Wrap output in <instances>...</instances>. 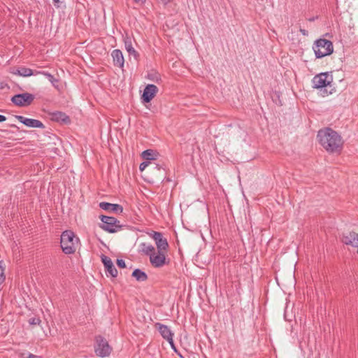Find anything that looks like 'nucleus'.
I'll list each match as a JSON object with an SVG mask.
<instances>
[{
  "mask_svg": "<svg viewBox=\"0 0 358 358\" xmlns=\"http://www.w3.org/2000/svg\"><path fill=\"white\" fill-rule=\"evenodd\" d=\"M317 138L321 145L329 152H339L343 148L342 137L331 128L320 129Z\"/></svg>",
  "mask_w": 358,
  "mask_h": 358,
  "instance_id": "nucleus-1",
  "label": "nucleus"
},
{
  "mask_svg": "<svg viewBox=\"0 0 358 358\" xmlns=\"http://www.w3.org/2000/svg\"><path fill=\"white\" fill-rule=\"evenodd\" d=\"M79 239L76 237L72 231L66 230L62 232L60 238V245L62 251L66 255L73 254L76 250V245Z\"/></svg>",
  "mask_w": 358,
  "mask_h": 358,
  "instance_id": "nucleus-2",
  "label": "nucleus"
},
{
  "mask_svg": "<svg viewBox=\"0 0 358 358\" xmlns=\"http://www.w3.org/2000/svg\"><path fill=\"white\" fill-rule=\"evenodd\" d=\"M313 49L316 58H322L333 53L334 45L331 41L320 38L314 42Z\"/></svg>",
  "mask_w": 358,
  "mask_h": 358,
  "instance_id": "nucleus-3",
  "label": "nucleus"
},
{
  "mask_svg": "<svg viewBox=\"0 0 358 358\" xmlns=\"http://www.w3.org/2000/svg\"><path fill=\"white\" fill-rule=\"evenodd\" d=\"M100 219L103 222L100 227L109 233H115L122 228L120 221L114 217L101 215Z\"/></svg>",
  "mask_w": 358,
  "mask_h": 358,
  "instance_id": "nucleus-4",
  "label": "nucleus"
},
{
  "mask_svg": "<svg viewBox=\"0 0 358 358\" xmlns=\"http://www.w3.org/2000/svg\"><path fill=\"white\" fill-rule=\"evenodd\" d=\"M96 345L94 347L95 353L98 357H106L110 355L112 348L108 341L102 336L96 337Z\"/></svg>",
  "mask_w": 358,
  "mask_h": 358,
  "instance_id": "nucleus-5",
  "label": "nucleus"
},
{
  "mask_svg": "<svg viewBox=\"0 0 358 358\" xmlns=\"http://www.w3.org/2000/svg\"><path fill=\"white\" fill-rule=\"evenodd\" d=\"M332 81V76L329 74V73H320L313 77L312 80L313 87L322 89L330 86Z\"/></svg>",
  "mask_w": 358,
  "mask_h": 358,
  "instance_id": "nucleus-6",
  "label": "nucleus"
},
{
  "mask_svg": "<svg viewBox=\"0 0 358 358\" xmlns=\"http://www.w3.org/2000/svg\"><path fill=\"white\" fill-rule=\"evenodd\" d=\"M34 98V94L26 92L14 95L11 98V101L17 106L25 107L31 105Z\"/></svg>",
  "mask_w": 358,
  "mask_h": 358,
  "instance_id": "nucleus-7",
  "label": "nucleus"
},
{
  "mask_svg": "<svg viewBox=\"0 0 358 358\" xmlns=\"http://www.w3.org/2000/svg\"><path fill=\"white\" fill-rule=\"evenodd\" d=\"M167 252L155 251L150 255V262L155 268H162L164 265L169 264V260L166 258Z\"/></svg>",
  "mask_w": 358,
  "mask_h": 358,
  "instance_id": "nucleus-8",
  "label": "nucleus"
},
{
  "mask_svg": "<svg viewBox=\"0 0 358 358\" xmlns=\"http://www.w3.org/2000/svg\"><path fill=\"white\" fill-rule=\"evenodd\" d=\"M150 236L155 241L157 251L167 252L169 243L166 238L163 237L162 233L152 231Z\"/></svg>",
  "mask_w": 358,
  "mask_h": 358,
  "instance_id": "nucleus-9",
  "label": "nucleus"
},
{
  "mask_svg": "<svg viewBox=\"0 0 358 358\" xmlns=\"http://www.w3.org/2000/svg\"><path fill=\"white\" fill-rule=\"evenodd\" d=\"M101 262L104 265L107 275H110L113 278L117 277V270L115 267L110 258L103 255L101 256Z\"/></svg>",
  "mask_w": 358,
  "mask_h": 358,
  "instance_id": "nucleus-10",
  "label": "nucleus"
},
{
  "mask_svg": "<svg viewBox=\"0 0 358 358\" xmlns=\"http://www.w3.org/2000/svg\"><path fill=\"white\" fill-rule=\"evenodd\" d=\"M158 92V88L156 85L150 84L148 85L144 90L142 95V99L145 103H149L156 95Z\"/></svg>",
  "mask_w": 358,
  "mask_h": 358,
  "instance_id": "nucleus-11",
  "label": "nucleus"
},
{
  "mask_svg": "<svg viewBox=\"0 0 358 358\" xmlns=\"http://www.w3.org/2000/svg\"><path fill=\"white\" fill-rule=\"evenodd\" d=\"M342 242L345 245H350L352 247H358V234L355 231H349L343 234L341 237Z\"/></svg>",
  "mask_w": 358,
  "mask_h": 358,
  "instance_id": "nucleus-12",
  "label": "nucleus"
},
{
  "mask_svg": "<svg viewBox=\"0 0 358 358\" xmlns=\"http://www.w3.org/2000/svg\"><path fill=\"white\" fill-rule=\"evenodd\" d=\"M15 117L24 125L32 128H44V124L38 120L27 118L21 115H15Z\"/></svg>",
  "mask_w": 358,
  "mask_h": 358,
  "instance_id": "nucleus-13",
  "label": "nucleus"
},
{
  "mask_svg": "<svg viewBox=\"0 0 358 358\" xmlns=\"http://www.w3.org/2000/svg\"><path fill=\"white\" fill-rule=\"evenodd\" d=\"M99 207L108 212H114L117 213H122L123 208L121 205L110 203L108 202H101L99 204Z\"/></svg>",
  "mask_w": 358,
  "mask_h": 358,
  "instance_id": "nucleus-14",
  "label": "nucleus"
},
{
  "mask_svg": "<svg viewBox=\"0 0 358 358\" xmlns=\"http://www.w3.org/2000/svg\"><path fill=\"white\" fill-rule=\"evenodd\" d=\"M111 56L113 57L114 65L122 69L124 64V59L122 51L118 49H115L112 51Z\"/></svg>",
  "mask_w": 358,
  "mask_h": 358,
  "instance_id": "nucleus-15",
  "label": "nucleus"
},
{
  "mask_svg": "<svg viewBox=\"0 0 358 358\" xmlns=\"http://www.w3.org/2000/svg\"><path fill=\"white\" fill-rule=\"evenodd\" d=\"M124 47L129 56H133L136 60L138 59L139 54L134 49L132 44V40L130 37L126 36L124 38Z\"/></svg>",
  "mask_w": 358,
  "mask_h": 358,
  "instance_id": "nucleus-16",
  "label": "nucleus"
},
{
  "mask_svg": "<svg viewBox=\"0 0 358 358\" xmlns=\"http://www.w3.org/2000/svg\"><path fill=\"white\" fill-rule=\"evenodd\" d=\"M156 327H157L159 332L164 339L167 341H172L173 334L166 325L157 323L156 324Z\"/></svg>",
  "mask_w": 358,
  "mask_h": 358,
  "instance_id": "nucleus-17",
  "label": "nucleus"
},
{
  "mask_svg": "<svg viewBox=\"0 0 358 358\" xmlns=\"http://www.w3.org/2000/svg\"><path fill=\"white\" fill-rule=\"evenodd\" d=\"M37 71H32L31 69H29V68H27V67H24V66H22V67H19L17 68L15 71H13L12 73L15 74V75H17V76H22V77H28V76H31L32 75H38V73H37Z\"/></svg>",
  "mask_w": 358,
  "mask_h": 358,
  "instance_id": "nucleus-18",
  "label": "nucleus"
},
{
  "mask_svg": "<svg viewBox=\"0 0 358 358\" xmlns=\"http://www.w3.org/2000/svg\"><path fill=\"white\" fill-rule=\"evenodd\" d=\"M51 119L56 122H61L63 123L70 122V119L66 113L60 111H57L51 114Z\"/></svg>",
  "mask_w": 358,
  "mask_h": 358,
  "instance_id": "nucleus-19",
  "label": "nucleus"
},
{
  "mask_svg": "<svg viewBox=\"0 0 358 358\" xmlns=\"http://www.w3.org/2000/svg\"><path fill=\"white\" fill-rule=\"evenodd\" d=\"M140 248L141 251L148 256L149 258L150 257V255H152L156 251L155 248L152 245L147 244L145 243H142L140 245Z\"/></svg>",
  "mask_w": 358,
  "mask_h": 358,
  "instance_id": "nucleus-20",
  "label": "nucleus"
},
{
  "mask_svg": "<svg viewBox=\"0 0 358 358\" xmlns=\"http://www.w3.org/2000/svg\"><path fill=\"white\" fill-rule=\"evenodd\" d=\"M132 276L139 282H144L148 280V275L141 269L136 268L132 273Z\"/></svg>",
  "mask_w": 358,
  "mask_h": 358,
  "instance_id": "nucleus-21",
  "label": "nucleus"
},
{
  "mask_svg": "<svg viewBox=\"0 0 358 358\" xmlns=\"http://www.w3.org/2000/svg\"><path fill=\"white\" fill-rule=\"evenodd\" d=\"M142 157L148 162L156 159V154L152 150H146L142 152Z\"/></svg>",
  "mask_w": 358,
  "mask_h": 358,
  "instance_id": "nucleus-22",
  "label": "nucleus"
},
{
  "mask_svg": "<svg viewBox=\"0 0 358 358\" xmlns=\"http://www.w3.org/2000/svg\"><path fill=\"white\" fill-rule=\"evenodd\" d=\"M37 73L41 74V75H43L44 76H45L48 79V80L52 83V85L54 87H57V84L58 83L59 80L55 78L52 74H50V73L46 72V71H39V72H37Z\"/></svg>",
  "mask_w": 358,
  "mask_h": 358,
  "instance_id": "nucleus-23",
  "label": "nucleus"
},
{
  "mask_svg": "<svg viewBox=\"0 0 358 358\" xmlns=\"http://www.w3.org/2000/svg\"><path fill=\"white\" fill-rule=\"evenodd\" d=\"M3 262L0 261V285L2 284L5 280Z\"/></svg>",
  "mask_w": 358,
  "mask_h": 358,
  "instance_id": "nucleus-24",
  "label": "nucleus"
},
{
  "mask_svg": "<svg viewBox=\"0 0 358 358\" xmlns=\"http://www.w3.org/2000/svg\"><path fill=\"white\" fill-rule=\"evenodd\" d=\"M150 165H152V163L151 162H148V161H146V162H142V163L140 164V166H139V169H140V171H144V170H145V169L147 166H150Z\"/></svg>",
  "mask_w": 358,
  "mask_h": 358,
  "instance_id": "nucleus-25",
  "label": "nucleus"
},
{
  "mask_svg": "<svg viewBox=\"0 0 358 358\" xmlns=\"http://www.w3.org/2000/svg\"><path fill=\"white\" fill-rule=\"evenodd\" d=\"M41 322V320L38 317H31L29 320V323L31 325H36L39 324Z\"/></svg>",
  "mask_w": 358,
  "mask_h": 358,
  "instance_id": "nucleus-26",
  "label": "nucleus"
},
{
  "mask_svg": "<svg viewBox=\"0 0 358 358\" xmlns=\"http://www.w3.org/2000/svg\"><path fill=\"white\" fill-rule=\"evenodd\" d=\"M117 265L120 268H125L126 267L125 262L123 259H117Z\"/></svg>",
  "mask_w": 358,
  "mask_h": 358,
  "instance_id": "nucleus-27",
  "label": "nucleus"
},
{
  "mask_svg": "<svg viewBox=\"0 0 358 358\" xmlns=\"http://www.w3.org/2000/svg\"><path fill=\"white\" fill-rule=\"evenodd\" d=\"M10 87L9 85L5 83V82H1L0 83V90H9Z\"/></svg>",
  "mask_w": 358,
  "mask_h": 358,
  "instance_id": "nucleus-28",
  "label": "nucleus"
},
{
  "mask_svg": "<svg viewBox=\"0 0 358 358\" xmlns=\"http://www.w3.org/2000/svg\"><path fill=\"white\" fill-rule=\"evenodd\" d=\"M64 3V0H53V3L55 7L60 8L61 4Z\"/></svg>",
  "mask_w": 358,
  "mask_h": 358,
  "instance_id": "nucleus-29",
  "label": "nucleus"
},
{
  "mask_svg": "<svg viewBox=\"0 0 358 358\" xmlns=\"http://www.w3.org/2000/svg\"><path fill=\"white\" fill-rule=\"evenodd\" d=\"M159 2L163 3L164 5H166L169 3L171 2L173 0H157Z\"/></svg>",
  "mask_w": 358,
  "mask_h": 358,
  "instance_id": "nucleus-30",
  "label": "nucleus"
},
{
  "mask_svg": "<svg viewBox=\"0 0 358 358\" xmlns=\"http://www.w3.org/2000/svg\"><path fill=\"white\" fill-rule=\"evenodd\" d=\"M299 31H300V32H301L303 36H308V31H306V29H301H301H299Z\"/></svg>",
  "mask_w": 358,
  "mask_h": 358,
  "instance_id": "nucleus-31",
  "label": "nucleus"
},
{
  "mask_svg": "<svg viewBox=\"0 0 358 358\" xmlns=\"http://www.w3.org/2000/svg\"><path fill=\"white\" fill-rule=\"evenodd\" d=\"M168 342H169V344L171 345V346L172 349H173L175 352H176L177 350H176V348L175 347V345H174V343H173V340L172 339V341H168Z\"/></svg>",
  "mask_w": 358,
  "mask_h": 358,
  "instance_id": "nucleus-32",
  "label": "nucleus"
},
{
  "mask_svg": "<svg viewBox=\"0 0 358 358\" xmlns=\"http://www.w3.org/2000/svg\"><path fill=\"white\" fill-rule=\"evenodd\" d=\"M22 358H36V357L35 355L29 353L27 357H25L24 355Z\"/></svg>",
  "mask_w": 358,
  "mask_h": 358,
  "instance_id": "nucleus-33",
  "label": "nucleus"
},
{
  "mask_svg": "<svg viewBox=\"0 0 358 358\" xmlns=\"http://www.w3.org/2000/svg\"><path fill=\"white\" fill-rule=\"evenodd\" d=\"M5 120H6V116L0 115V122H4Z\"/></svg>",
  "mask_w": 358,
  "mask_h": 358,
  "instance_id": "nucleus-34",
  "label": "nucleus"
},
{
  "mask_svg": "<svg viewBox=\"0 0 358 358\" xmlns=\"http://www.w3.org/2000/svg\"><path fill=\"white\" fill-rule=\"evenodd\" d=\"M154 165H155V166L153 167V169H157L158 170L160 169V166L159 165L155 164Z\"/></svg>",
  "mask_w": 358,
  "mask_h": 358,
  "instance_id": "nucleus-35",
  "label": "nucleus"
},
{
  "mask_svg": "<svg viewBox=\"0 0 358 358\" xmlns=\"http://www.w3.org/2000/svg\"><path fill=\"white\" fill-rule=\"evenodd\" d=\"M136 2L143 1L144 0H134Z\"/></svg>",
  "mask_w": 358,
  "mask_h": 358,
  "instance_id": "nucleus-36",
  "label": "nucleus"
},
{
  "mask_svg": "<svg viewBox=\"0 0 358 358\" xmlns=\"http://www.w3.org/2000/svg\"><path fill=\"white\" fill-rule=\"evenodd\" d=\"M309 20H310V21H313V20H315V18H314V17L310 18V19H309Z\"/></svg>",
  "mask_w": 358,
  "mask_h": 358,
  "instance_id": "nucleus-37",
  "label": "nucleus"
},
{
  "mask_svg": "<svg viewBox=\"0 0 358 358\" xmlns=\"http://www.w3.org/2000/svg\"><path fill=\"white\" fill-rule=\"evenodd\" d=\"M357 253H358V246H357Z\"/></svg>",
  "mask_w": 358,
  "mask_h": 358,
  "instance_id": "nucleus-38",
  "label": "nucleus"
}]
</instances>
